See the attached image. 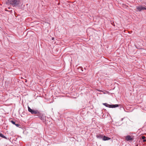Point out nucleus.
<instances>
[{
  "label": "nucleus",
  "instance_id": "obj_17",
  "mask_svg": "<svg viewBox=\"0 0 146 146\" xmlns=\"http://www.w3.org/2000/svg\"><path fill=\"white\" fill-rule=\"evenodd\" d=\"M123 118L121 119V121H122L123 120Z\"/></svg>",
  "mask_w": 146,
  "mask_h": 146
},
{
  "label": "nucleus",
  "instance_id": "obj_6",
  "mask_svg": "<svg viewBox=\"0 0 146 146\" xmlns=\"http://www.w3.org/2000/svg\"><path fill=\"white\" fill-rule=\"evenodd\" d=\"M118 104L111 105V108H115L118 107Z\"/></svg>",
  "mask_w": 146,
  "mask_h": 146
},
{
  "label": "nucleus",
  "instance_id": "obj_12",
  "mask_svg": "<svg viewBox=\"0 0 146 146\" xmlns=\"http://www.w3.org/2000/svg\"><path fill=\"white\" fill-rule=\"evenodd\" d=\"M142 139H145V138H146V137L144 136H142Z\"/></svg>",
  "mask_w": 146,
  "mask_h": 146
},
{
  "label": "nucleus",
  "instance_id": "obj_16",
  "mask_svg": "<svg viewBox=\"0 0 146 146\" xmlns=\"http://www.w3.org/2000/svg\"><path fill=\"white\" fill-rule=\"evenodd\" d=\"M54 38H53H53H52V40H54Z\"/></svg>",
  "mask_w": 146,
  "mask_h": 146
},
{
  "label": "nucleus",
  "instance_id": "obj_18",
  "mask_svg": "<svg viewBox=\"0 0 146 146\" xmlns=\"http://www.w3.org/2000/svg\"><path fill=\"white\" fill-rule=\"evenodd\" d=\"M8 9H10V7H8Z\"/></svg>",
  "mask_w": 146,
  "mask_h": 146
},
{
  "label": "nucleus",
  "instance_id": "obj_7",
  "mask_svg": "<svg viewBox=\"0 0 146 146\" xmlns=\"http://www.w3.org/2000/svg\"><path fill=\"white\" fill-rule=\"evenodd\" d=\"M96 137L97 138H98L99 139H101L102 138V135H100V134H99V135H97L96 136Z\"/></svg>",
  "mask_w": 146,
  "mask_h": 146
},
{
  "label": "nucleus",
  "instance_id": "obj_11",
  "mask_svg": "<svg viewBox=\"0 0 146 146\" xmlns=\"http://www.w3.org/2000/svg\"><path fill=\"white\" fill-rule=\"evenodd\" d=\"M11 122L13 123V124L15 125V122L14 121L12 120L11 121Z\"/></svg>",
  "mask_w": 146,
  "mask_h": 146
},
{
  "label": "nucleus",
  "instance_id": "obj_1",
  "mask_svg": "<svg viewBox=\"0 0 146 146\" xmlns=\"http://www.w3.org/2000/svg\"><path fill=\"white\" fill-rule=\"evenodd\" d=\"M19 0H8L6 4L7 5H11L13 7H16L19 6Z\"/></svg>",
  "mask_w": 146,
  "mask_h": 146
},
{
  "label": "nucleus",
  "instance_id": "obj_10",
  "mask_svg": "<svg viewBox=\"0 0 146 146\" xmlns=\"http://www.w3.org/2000/svg\"><path fill=\"white\" fill-rule=\"evenodd\" d=\"M106 107H108L109 108H111V105H110L107 104V106H106Z\"/></svg>",
  "mask_w": 146,
  "mask_h": 146
},
{
  "label": "nucleus",
  "instance_id": "obj_3",
  "mask_svg": "<svg viewBox=\"0 0 146 146\" xmlns=\"http://www.w3.org/2000/svg\"><path fill=\"white\" fill-rule=\"evenodd\" d=\"M137 11L140 12L141 11L146 10V6L143 7L142 5H140L136 7Z\"/></svg>",
  "mask_w": 146,
  "mask_h": 146
},
{
  "label": "nucleus",
  "instance_id": "obj_15",
  "mask_svg": "<svg viewBox=\"0 0 146 146\" xmlns=\"http://www.w3.org/2000/svg\"><path fill=\"white\" fill-rule=\"evenodd\" d=\"M146 141V139H143V142H145Z\"/></svg>",
  "mask_w": 146,
  "mask_h": 146
},
{
  "label": "nucleus",
  "instance_id": "obj_5",
  "mask_svg": "<svg viewBox=\"0 0 146 146\" xmlns=\"http://www.w3.org/2000/svg\"><path fill=\"white\" fill-rule=\"evenodd\" d=\"M111 138L110 137H106L105 136H104L103 137V140L104 141H106V140H109Z\"/></svg>",
  "mask_w": 146,
  "mask_h": 146
},
{
  "label": "nucleus",
  "instance_id": "obj_9",
  "mask_svg": "<svg viewBox=\"0 0 146 146\" xmlns=\"http://www.w3.org/2000/svg\"><path fill=\"white\" fill-rule=\"evenodd\" d=\"M0 137H1L3 138H4L5 139H7V138L5 136L3 135V134L1 133H0Z\"/></svg>",
  "mask_w": 146,
  "mask_h": 146
},
{
  "label": "nucleus",
  "instance_id": "obj_14",
  "mask_svg": "<svg viewBox=\"0 0 146 146\" xmlns=\"http://www.w3.org/2000/svg\"><path fill=\"white\" fill-rule=\"evenodd\" d=\"M15 125L17 127H18L20 126V125L18 124H15Z\"/></svg>",
  "mask_w": 146,
  "mask_h": 146
},
{
  "label": "nucleus",
  "instance_id": "obj_4",
  "mask_svg": "<svg viewBox=\"0 0 146 146\" xmlns=\"http://www.w3.org/2000/svg\"><path fill=\"white\" fill-rule=\"evenodd\" d=\"M126 140L127 141L132 140V138L129 135L127 136L126 137Z\"/></svg>",
  "mask_w": 146,
  "mask_h": 146
},
{
  "label": "nucleus",
  "instance_id": "obj_8",
  "mask_svg": "<svg viewBox=\"0 0 146 146\" xmlns=\"http://www.w3.org/2000/svg\"><path fill=\"white\" fill-rule=\"evenodd\" d=\"M78 71L80 72H82L83 71L82 68V67H80L78 68Z\"/></svg>",
  "mask_w": 146,
  "mask_h": 146
},
{
  "label": "nucleus",
  "instance_id": "obj_13",
  "mask_svg": "<svg viewBox=\"0 0 146 146\" xmlns=\"http://www.w3.org/2000/svg\"><path fill=\"white\" fill-rule=\"evenodd\" d=\"M103 104L106 107L107 106V103H103Z\"/></svg>",
  "mask_w": 146,
  "mask_h": 146
},
{
  "label": "nucleus",
  "instance_id": "obj_2",
  "mask_svg": "<svg viewBox=\"0 0 146 146\" xmlns=\"http://www.w3.org/2000/svg\"><path fill=\"white\" fill-rule=\"evenodd\" d=\"M28 110L29 112H31L32 114H37L38 116H41V114L40 112L37 110H34L31 109L28 106Z\"/></svg>",
  "mask_w": 146,
  "mask_h": 146
}]
</instances>
